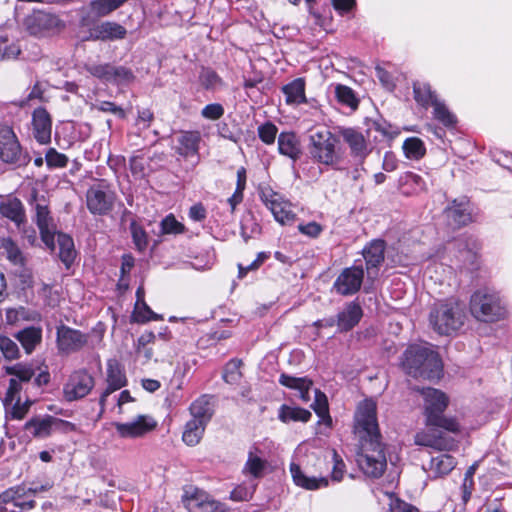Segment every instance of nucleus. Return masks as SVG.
<instances>
[{"label":"nucleus","mask_w":512,"mask_h":512,"mask_svg":"<svg viewBox=\"0 0 512 512\" xmlns=\"http://www.w3.org/2000/svg\"><path fill=\"white\" fill-rule=\"evenodd\" d=\"M45 162L50 169L64 168L68 164V157L55 148H49L45 154Z\"/></svg>","instance_id":"5fc2aeb1"},{"label":"nucleus","mask_w":512,"mask_h":512,"mask_svg":"<svg viewBox=\"0 0 512 512\" xmlns=\"http://www.w3.org/2000/svg\"><path fill=\"white\" fill-rule=\"evenodd\" d=\"M189 411L193 420H199L207 425L214 414L212 396L206 394L200 396L191 403Z\"/></svg>","instance_id":"c85d7f7f"},{"label":"nucleus","mask_w":512,"mask_h":512,"mask_svg":"<svg viewBox=\"0 0 512 512\" xmlns=\"http://www.w3.org/2000/svg\"><path fill=\"white\" fill-rule=\"evenodd\" d=\"M132 317L134 321L138 323H146L148 321L159 320L161 318L158 314L151 310L146 302L135 304Z\"/></svg>","instance_id":"3c124183"},{"label":"nucleus","mask_w":512,"mask_h":512,"mask_svg":"<svg viewBox=\"0 0 512 512\" xmlns=\"http://www.w3.org/2000/svg\"><path fill=\"white\" fill-rule=\"evenodd\" d=\"M335 96L339 103L346 105L352 110L357 109L359 100L352 88L346 85L337 84L335 87Z\"/></svg>","instance_id":"a18cd8bd"},{"label":"nucleus","mask_w":512,"mask_h":512,"mask_svg":"<svg viewBox=\"0 0 512 512\" xmlns=\"http://www.w3.org/2000/svg\"><path fill=\"white\" fill-rule=\"evenodd\" d=\"M162 234H182L185 231V227L182 223L177 221L173 214L167 215L162 219L160 223Z\"/></svg>","instance_id":"6e6d98bb"},{"label":"nucleus","mask_w":512,"mask_h":512,"mask_svg":"<svg viewBox=\"0 0 512 512\" xmlns=\"http://www.w3.org/2000/svg\"><path fill=\"white\" fill-rule=\"evenodd\" d=\"M413 92L415 101L424 108L432 106L434 101L437 102L439 100L435 91L431 89L430 84L425 82H414Z\"/></svg>","instance_id":"4c0bfd02"},{"label":"nucleus","mask_w":512,"mask_h":512,"mask_svg":"<svg viewBox=\"0 0 512 512\" xmlns=\"http://www.w3.org/2000/svg\"><path fill=\"white\" fill-rule=\"evenodd\" d=\"M106 382L107 387L99 398V404L102 409L105 406L108 396L127 385L124 368L117 359L113 358L107 361Z\"/></svg>","instance_id":"f3484780"},{"label":"nucleus","mask_w":512,"mask_h":512,"mask_svg":"<svg viewBox=\"0 0 512 512\" xmlns=\"http://www.w3.org/2000/svg\"><path fill=\"white\" fill-rule=\"evenodd\" d=\"M156 426L157 422L153 417L148 415H138L130 422L115 424L116 431L122 438L142 437L154 430Z\"/></svg>","instance_id":"aec40b11"},{"label":"nucleus","mask_w":512,"mask_h":512,"mask_svg":"<svg viewBox=\"0 0 512 512\" xmlns=\"http://www.w3.org/2000/svg\"><path fill=\"white\" fill-rule=\"evenodd\" d=\"M287 104H301L306 102L305 81L302 78H296L282 87Z\"/></svg>","instance_id":"e433bc0d"},{"label":"nucleus","mask_w":512,"mask_h":512,"mask_svg":"<svg viewBox=\"0 0 512 512\" xmlns=\"http://www.w3.org/2000/svg\"><path fill=\"white\" fill-rule=\"evenodd\" d=\"M31 404H32V401H30L29 399H26V401L23 404H21V397L18 394L16 396V399L12 402V404H10L8 406H5V407H6L7 410L9 408H11L12 418H14V419H22V418H24V416L28 412L29 407H30Z\"/></svg>","instance_id":"052dcab7"},{"label":"nucleus","mask_w":512,"mask_h":512,"mask_svg":"<svg viewBox=\"0 0 512 512\" xmlns=\"http://www.w3.org/2000/svg\"><path fill=\"white\" fill-rule=\"evenodd\" d=\"M279 383L287 388L299 391L300 398L307 402L310 400L309 390L312 386V381L307 377H294L282 373L279 377Z\"/></svg>","instance_id":"72a5a7b5"},{"label":"nucleus","mask_w":512,"mask_h":512,"mask_svg":"<svg viewBox=\"0 0 512 512\" xmlns=\"http://www.w3.org/2000/svg\"><path fill=\"white\" fill-rule=\"evenodd\" d=\"M429 322L440 335H450L464 323V313L456 301L436 304L430 311Z\"/></svg>","instance_id":"423d86ee"},{"label":"nucleus","mask_w":512,"mask_h":512,"mask_svg":"<svg viewBox=\"0 0 512 512\" xmlns=\"http://www.w3.org/2000/svg\"><path fill=\"white\" fill-rule=\"evenodd\" d=\"M456 460L449 454H441L430 460L429 471L434 478L449 474L456 466Z\"/></svg>","instance_id":"c9c22d12"},{"label":"nucleus","mask_w":512,"mask_h":512,"mask_svg":"<svg viewBox=\"0 0 512 512\" xmlns=\"http://www.w3.org/2000/svg\"><path fill=\"white\" fill-rule=\"evenodd\" d=\"M4 249L7 254V258L14 264H20L23 261L22 253L19 247L10 239L5 241Z\"/></svg>","instance_id":"0e129e2a"},{"label":"nucleus","mask_w":512,"mask_h":512,"mask_svg":"<svg viewBox=\"0 0 512 512\" xmlns=\"http://www.w3.org/2000/svg\"><path fill=\"white\" fill-rule=\"evenodd\" d=\"M427 431L417 432L414 436V443L418 446L430 447L436 450H452L456 446V441L452 436H448V431L442 427H427Z\"/></svg>","instance_id":"4468645a"},{"label":"nucleus","mask_w":512,"mask_h":512,"mask_svg":"<svg viewBox=\"0 0 512 512\" xmlns=\"http://www.w3.org/2000/svg\"><path fill=\"white\" fill-rule=\"evenodd\" d=\"M471 314L479 321L494 322L502 319L506 309L498 293L480 289L470 299Z\"/></svg>","instance_id":"39448f33"},{"label":"nucleus","mask_w":512,"mask_h":512,"mask_svg":"<svg viewBox=\"0 0 512 512\" xmlns=\"http://www.w3.org/2000/svg\"><path fill=\"white\" fill-rule=\"evenodd\" d=\"M23 25L31 36L38 38L48 37L64 26L57 15L41 10L26 16Z\"/></svg>","instance_id":"1a4fd4ad"},{"label":"nucleus","mask_w":512,"mask_h":512,"mask_svg":"<svg viewBox=\"0 0 512 512\" xmlns=\"http://www.w3.org/2000/svg\"><path fill=\"white\" fill-rule=\"evenodd\" d=\"M14 338L21 344L24 352L31 355L42 343L43 330L40 326H27L17 331Z\"/></svg>","instance_id":"bb28decb"},{"label":"nucleus","mask_w":512,"mask_h":512,"mask_svg":"<svg viewBox=\"0 0 512 512\" xmlns=\"http://www.w3.org/2000/svg\"><path fill=\"white\" fill-rule=\"evenodd\" d=\"M337 133L348 145L352 157L362 162L369 155L368 142L361 131L352 127H338Z\"/></svg>","instance_id":"6ab92c4d"},{"label":"nucleus","mask_w":512,"mask_h":512,"mask_svg":"<svg viewBox=\"0 0 512 512\" xmlns=\"http://www.w3.org/2000/svg\"><path fill=\"white\" fill-rule=\"evenodd\" d=\"M391 512H418V509L411 504L406 503L399 498H394L390 502Z\"/></svg>","instance_id":"774afa93"},{"label":"nucleus","mask_w":512,"mask_h":512,"mask_svg":"<svg viewBox=\"0 0 512 512\" xmlns=\"http://www.w3.org/2000/svg\"><path fill=\"white\" fill-rule=\"evenodd\" d=\"M128 0H93L90 2V12L97 18L110 15L123 6Z\"/></svg>","instance_id":"58836bf2"},{"label":"nucleus","mask_w":512,"mask_h":512,"mask_svg":"<svg viewBox=\"0 0 512 512\" xmlns=\"http://www.w3.org/2000/svg\"><path fill=\"white\" fill-rule=\"evenodd\" d=\"M385 242L373 240L363 249V257L366 263L367 277L374 279L378 275L379 267L384 261Z\"/></svg>","instance_id":"4be33fe9"},{"label":"nucleus","mask_w":512,"mask_h":512,"mask_svg":"<svg viewBox=\"0 0 512 512\" xmlns=\"http://www.w3.org/2000/svg\"><path fill=\"white\" fill-rule=\"evenodd\" d=\"M32 133L39 144H48L51 141L52 119L43 107L36 108L32 113Z\"/></svg>","instance_id":"412c9836"},{"label":"nucleus","mask_w":512,"mask_h":512,"mask_svg":"<svg viewBox=\"0 0 512 512\" xmlns=\"http://www.w3.org/2000/svg\"><path fill=\"white\" fill-rule=\"evenodd\" d=\"M333 470H332V479L334 481H340L343 478V474L345 471V463L340 458V456L337 454L336 451H333Z\"/></svg>","instance_id":"338daca9"},{"label":"nucleus","mask_w":512,"mask_h":512,"mask_svg":"<svg viewBox=\"0 0 512 512\" xmlns=\"http://www.w3.org/2000/svg\"><path fill=\"white\" fill-rule=\"evenodd\" d=\"M130 231L136 248L139 251L145 250L148 244V238L145 230L138 225L136 221H132L130 223Z\"/></svg>","instance_id":"4d7b16f0"},{"label":"nucleus","mask_w":512,"mask_h":512,"mask_svg":"<svg viewBox=\"0 0 512 512\" xmlns=\"http://www.w3.org/2000/svg\"><path fill=\"white\" fill-rule=\"evenodd\" d=\"M402 148L405 156L409 159L419 160L426 153L423 141L417 137L407 138L404 141Z\"/></svg>","instance_id":"c03bdc74"},{"label":"nucleus","mask_w":512,"mask_h":512,"mask_svg":"<svg viewBox=\"0 0 512 512\" xmlns=\"http://www.w3.org/2000/svg\"><path fill=\"white\" fill-rule=\"evenodd\" d=\"M444 215L447 224L453 229L461 228L472 221L469 203L465 198L453 200L452 204L445 208Z\"/></svg>","instance_id":"5701e85b"},{"label":"nucleus","mask_w":512,"mask_h":512,"mask_svg":"<svg viewBox=\"0 0 512 512\" xmlns=\"http://www.w3.org/2000/svg\"><path fill=\"white\" fill-rule=\"evenodd\" d=\"M404 371L414 378H439L443 365L439 354L427 344H412L402 355Z\"/></svg>","instance_id":"f03ea898"},{"label":"nucleus","mask_w":512,"mask_h":512,"mask_svg":"<svg viewBox=\"0 0 512 512\" xmlns=\"http://www.w3.org/2000/svg\"><path fill=\"white\" fill-rule=\"evenodd\" d=\"M242 365L241 360L232 359L230 360L224 370L223 379L229 384H235L241 379L240 366Z\"/></svg>","instance_id":"864d4df0"},{"label":"nucleus","mask_w":512,"mask_h":512,"mask_svg":"<svg viewBox=\"0 0 512 512\" xmlns=\"http://www.w3.org/2000/svg\"><path fill=\"white\" fill-rule=\"evenodd\" d=\"M41 318L40 314L32 309L19 306L5 310V321L9 325H20L23 322H36Z\"/></svg>","instance_id":"473e14b6"},{"label":"nucleus","mask_w":512,"mask_h":512,"mask_svg":"<svg viewBox=\"0 0 512 512\" xmlns=\"http://www.w3.org/2000/svg\"><path fill=\"white\" fill-rule=\"evenodd\" d=\"M432 107L434 118L441 122L444 126L452 127L456 124V117L448 110L442 101H434Z\"/></svg>","instance_id":"49530a36"},{"label":"nucleus","mask_w":512,"mask_h":512,"mask_svg":"<svg viewBox=\"0 0 512 512\" xmlns=\"http://www.w3.org/2000/svg\"><path fill=\"white\" fill-rule=\"evenodd\" d=\"M312 414L309 410L300 407H291L288 405H282L279 409V419L284 422L290 421H301L307 422L310 420Z\"/></svg>","instance_id":"a19ab883"},{"label":"nucleus","mask_w":512,"mask_h":512,"mask_svg":"<svg viewBox=\"0 0 512 512\" xmlns=\"http://www.w3.org/2000/svg\"><path fill=\"white\" fill-rule=\"evenodd\" d=\"M290 472L294 483L304 489L316 490L320 487H326L328 485L327 478L308 477L302 472L300 466L296 463L290 464Z\"/></svg>","instance_id":"2f4dec72"},{"label":"nucleus","mask_w":512,"mask_h":512,"mask_svg":"<svg viewBox=\"0 0 512 512\" xmlns=\"http://www.w3.org/2000/svg\"><path fill=\"white\" fill-rule=\"evenodd\" d=\"M3 369L7 375L12 376L4 398V405L8 406L16 399L23 385L31 382L35 376V370L31 364L27 363H16L11 366H5Z\"/></svg>","instance_id":"9d476101"},{"label":"nucleus","mask_w":512,"mask_h":512,"mask_svg":"<svg viewBox=\"0 0 512 512\" xmlns=\"http://www.w3.org/2000/svg\"><path fill=\"white\" fill-rule=\"evenodd\" d=\"M202 117L210 120H218L224 115V108L219 103L206 105L201 111Z\"/></svg>","instance_id":"e2e57ef3"},{"label":"nucleus","mask_w":512,"mask_h":512,"mask_svg":"<svg viewBox=\"0 0 512 512\" xmlns=\"http://www.w3.org/2000/svg\"><path fill=\"white\" fill-rule=\"evenodd\" d=\"M266 467V461L261 459L260 457L253 454V452H249L248 459L244 466L243 472L249 473L255 478H260L263 475V472Z\"/></svg>","instance_id":"09e8293b"},{"label":"nucleus","mask_w":512,"mask_h":512,"mask_svg":"<svg viewBox=\"0 0 512 512\" xmlns=\"http://www.w3.org/2000/svg\"><path fill=\"white\" fill-rule=\"evenodd\" d=\"M206 425L202 424L199 420L191 419L185 425V429L183 431L182 440L188 446L197 445L203 437Z\"/></svg>","instance_id":"ea45409f"},{"label":"nucleus","mask_w":512,"mask_h":512,"mask_svg":"<svg viewBox=\"0 0 512 512\" xmlns=\"http://www.w3.org/2000/svg\"><path fill=\"white\" fill-rule=\"evenodd\" d=\"M200 85L208 91H216L224 87L223 79L218 73L209 67H202L199 73Z\"/></svg>","instance_id":"79ce46f5"},{"label":"nucleus","mask_w":512,"mask_h":512,"mask_svg":"<svg viewBox=\"0 0 512 512\" xmlns=\"http://www.w3.org/2000/svg\"><path fill=\"white\" fill-rule=\"evenodd\" d=\"M278 151L280 154L296 161L300 158V142L294 132H282L278 136Z\"/></svg>","instance_id":"c756f323"},{"label":"nucleus","mask_w":512,"mask_h":512,"mask_svg":"<svg viewBox=\"0 0 512 512\" xmlns=\"http://www.w3.org/2000/svg\"><path fill=\"white\" fill-rule=\"evenodd\" d=\"M30 205L35 211L34 221L39 228L41 239L51 250H55L56 228L51 216L48 201L44 196H39L33 192L30 197Z\"/></svg>","instance_id":"0eeeda50"},{"label":"nucleus","mask_w":512,"mask_h":512,"mask_svg":"<svg viewBox=\"0 0 512 512\" xmlns=\"http://www.w3.org/2000/svg\"><path fill=\"white\" fill-rule=\"evenodd\" d=\"M115 195L103 182L92 185L86 192V203L90 213L105 215L112 210Z\"/></svg>","instance_id":"9b49d317"},{"label":"nucleus","mask_w":512,"mask_h":512,"mask_svg":"<svg viewBox=\"0 0 512 512\" xmlns=\"http://www.w3.org/2000/svg\"><path fill=\"white\" fill-rule=\"evenodd\" d=\"M127 30L124 26L113 21H103L93 25L84 41H117L126 37Z\"/></svg>","instance_id":"a211bd4d"},{"label":"nucleus","mask_w":512,"mask_h":512,"mask_svg":"<svg viewBox=\"0 0 512 512\" xmlns=\"http://www.w3.org/2000/svg\"><path fill=\"white\" fill-rule=\"evenodd\" d=\"M94 385V378L86 370L75 371L64 386L65 399L67 401L81 399L92 390Z\"/></svg>","instance_id":"dca6fc26"},{"label":"nucleus","mask_w":512,"mask_h":512,"mask_svg":"<svg viewBox=\"0 0 512 512\" xmlns=\"http://www.w3.org/2000/svg\"><path fill=\"white\" fill-rule=\"evenodd\" d=\"M400 184L401 185H412L414 186V190L415 192L417 191H423L426 189V184H425V181L423 180V178L418 175V174H415L413 172H406L404 173L401 177H400Z\"/></svg>","instance_id":"680f3d73"},{"label":"nucleus","mask_w":512,"mask_h":512,"mask_svg":"<svg viewBox=\"0 0 512 512\" xmlns=\"http://www.w3.org/2000/svg\"><path fill=\"white\" fill-rule=\"evenodd\" d=\"M133 79L134 74L129 68L112 65L109 83L122 85L130 83Z\"/></svg>","instance_id":"8fccbe9b"},{"label":"nucleus","mask_w":512,"mask_h":512,"mask_svg":"<svg viewBox=\"0 0 512 512\" xmlns=\"http://www.w3.org/2000/svg\"><path fill=\"white\" fill-rule=\"evenodd\" d=\"M88 342V336L64 324L57 327L56 343L61 353L70 354L81 350Z\"/></svg>","instance_id":"2eb2a0df"},{"label":"nucleus","mask_w":512,"mask_h":512,"mask_svg":"<svg viewBox=\"0 0 512 512\" xmlns=\"http://www.w3.org/2000/svg\"><path fill=\"white\" fill-rule=\"evenodd\" d=\"M112 64H86L85 69L92 76L104 82H109Z\"/></svg>","instance_id":"bf43d9fd"},{"label":"nucleus","mask_w":512,"mask_h":512,"mask_svg":"<svg viewBox=\"0 0 512 512\" xmlns=\"http://www.w3.org/2000/svg\"><path fill=\"white\" fill-rule=\"evenodd\" d=\"M314 409L315 413L320 417V421H323L325 425L331 426L332 419L329 415V408H328V401L327 397L324 393H322L320 390H315V400L314 403L311 405Z\"/></svg>","instance_id":"37998d69"},{"label":"nucleus","mask_w":512,"mask_h":512,"mask_svg":"<svg viewBox=\"0 0 512 512\" xmlns=\"http://www.w3.org/2000/svg\"><path fill=\"white\" fill-rule=\"evenodd\" d=\"M257 131L260 140L267 145H271L275 142L278 133V128L275 124L268 121L260 125Z\"/></svg>","instance_id":"13d9d810"},{"label":"nucleus","mask_w":512,"mask_h":512,"mask_svg":"<svg viewBox=\"0 0 512 512\" xmlns=\"http://www.w3.org/2000/svg\"><path fill=\"white\" fill-rule=\"evenodd\" d=\"M0 214L18 228L27 222L25 207L22 201L15 196L1 197Z\"/></svg>","instance_id":"b1692460"},{"label":"nucleus","mask_w":512,"mask_h":512,"mask_svg":"<svg viewBox=\"0 0 512 512\" xmlns=\"http://www.w3.org/2000/svg\"><path fill=\"white\" fill-rule=\"evenodd\" d=\"M0 160L16 167L30 162L28 153L22 150L14 131L8 126L0 128Z\"/></svg>","instance_id":"6e6552de"},{"label":"nucleus","mask_w":512,"mask_h":512,"mask_svg":"<svg viewBox=\"0 0 512 512\" xmlns=\"http://www.w3.org/2000/svg\"><path fill=\"white\" fill-rule=\"evenodd\" d=\"M360 261L356 260L352 267L345 268L336 278L333 288L343 296L353 295L361 288L364 270Z\"/></svg>","instance_id":"ddd939ff"},{"label":"nucleus","mask_w":512,"mask_h":512,"mask_svg":"<svg viewBox=\"0 0 512 512\" xmlns=\"http://www.w3.org/2000/svg\"><path fill=\"white\" fill-rule=\"evenodd\" d=\"M176 152L184 157L198 154L201 135L198 131H181L176 137Z\"/></svg>","instance_id":"cd10ccee"},{"label":"nucleus","mask_w":512,"mask_h":512,"mask_svg":"<svg viewBox=\"0 0 512 512\" xmlns=\"http://www.w3.org/2000/svg\"><path fill=\"white\" fill-rule=\"evenodd\" d=\"M54 416L34 417L25 424V429L36 438H46L54 433Z\"/></svg>","instance_id":"7c9ffc66"},{"label":"nucleus","mask_w":512,"mask_h":512,"mask_svg":"<svg viewBox=\"0 0 512 512\" xmlns=\"http://www.w3.org/2000/svg\"><path fill=\"white\" fill-rule=\"evenodd\" d=\"M159 340L165 341L163 334H159L157 337L153 332H144L137 339L136 349L145 348V346L150 344L156 345Z\"/></svg>","instance_id":"69168bd1"},{"label":"nucleus","mask_w":512,"mask_h":512,"mask_svg":"<svg viewBox=\"0 0 512 512\" xmlns=\"http://www.w3.org/2000/svg\"><path fill=\"white\" fill-rule=\"evenodd\" d=\"M424 398V408L427 427H442L451 433L460 432V425L453 417L443 413L448 406V397L438 389L427 387L421 390Z\"/></svg>","instance_id":"7ed1b4c3"},{"label":"nucleus","mask_w":512,"mask_h":512,"mask_svg":"<svg viewBox=\"0 0 512 512\" xmlns=\"http://www.w3.org/2000/svg\"><path fill=\"white\" fill-rule=\"evenodd\" d=\"M0 351L7 360L20 358V350L17 343L7 336L0 335Z\"/></svg>","instance_id":"603ef678"},{"label":"nucleus","mask_w":512,"mask_h":512,"mask_svg":"<svg viewBox=\"0 0 512 512\" xmlns=\"http://www.w3.org/2000/svg\"><path fill=\"white\" fill-rule=\"evenodd\" d=\"M269 209L274 215L275 220L283 225L292 222L295 218V214L288 209V205L280 201V199L272 202V206Z\"/></svg>","instance_id":"de8ad7c7"},{"label":"nucleus","mask_w":512,"mask_h":512,"mask_svg":"<svg viewBox=\"0 0 512 512\" xmlns=\"http://www.w3.org/2000/svg\"><path fill=\"white\" fill-rule=\"evenodd\" d=\"M0 504H12L20 510H29L35 507V501L30 498L28 488L17 486L7 489L0 494Z\"/></svg>","instance_id":"393cba45"},{"label":"nucleus","mask_w":512,"mask_h":512,"mask_svg":"<svg viewBox=\"0 0 512 512\" xmlns=\"http://www.w3.org/2000/svg\"><path fill=\"white\" fill-rule=\"evenodd\" d=\"M339 139L329 129L322 128L309 136L308 152L316 163L335 168L342 161Z\"/></svg>","instance_id":"20e7f679"},{"label":"nucleus","mask_w":512,"mask_h":512,"mask_svg":"<svg viewBox=\"0 0 512 512\" xmlns=\"http://www.w3.org/2000/svg\"><path fill=\"white\" fill-rule=\"evenodd\" d=\"M362 316L363 310L357 302L347 303L336 316L339 332L352 330L360 322Z\"/></svg>","instance_id":"a878e982"},{"label":"nucleus","mask_w":512,"mask_h":512,"mask_svg":"<svg viewBox=\"0 0 512 512\" xmlns=\"http://www.w3.org/2000/svg\"><path fill=\"white\" fill-rule=\"evenodd\" d=\"M182 501L189 512H228L229 510L224 503L215 500L200 489H194L192 493L186 490Z\"/></svg>","instance_id":"f8f14e48"},{"label":"nucleus","mask_w":512,"mask_h":512,"mask_svg":"<svg viewBox=\"0 0 512 512\" xmlns=\"http://www.w3.org/2000/svg\"><path fill=\"white\" fill-rule=\"evenodd\" d=\"M355 432L360 437L357 463L365 475L380 478L386 470L385 445L379 431L376 404L372 400L361 402L355 412Z\"/></svg>","instance_id":"f257e3e1"},{"label":"nucleus","mask_w":512,"mask_h":512,"mask_svg":"<svg viewBox=\"0 0 512 512\" xmlns=\"http://www.w3.org/2000/svg\"><path fill=\"white\" fill-rule=\"evenodd\" d=\"M56 242L55 245H58L59 252L58 256L59 259L64 263V265L69 268L71 264L74 262L76 257V251L74 248V241L73 239L65 234V233H56Z\"/></svg>","instance_id":"f704fd0d"}]
</instances>
